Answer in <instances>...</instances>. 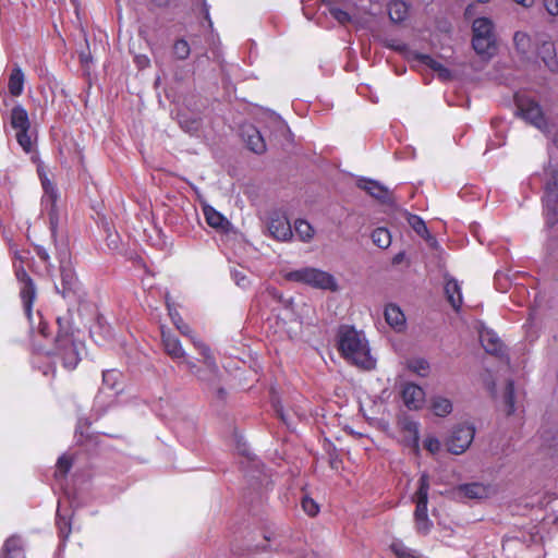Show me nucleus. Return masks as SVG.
Listing matches in <instances>:
<instances>
[{
    "instance_id": "obj_31",
    "label": "nucleus",
    "mask_w": 558,
    "mask_h": 558,
    "mask_svg": "<svg viewBox=\"0 0 558 558\" xmlns=\"http://www.w3.org/2000/svg\"><path fill=\"white\" fill-rule=\"evenodd\" d=\"M432 411L439 417H445L452 412V403L444 397H435L432 400Z\"/></svg>"
},
{
    "instance_id": "obj_22",
    "label": "nucleus",
    "mask_w": 558,
    "mask_h": 558,
    "mask_svg": "<svg viewBox=\"0 0 558 558\" xmlns=\"http://www.w3.org/2000/svg\"><path fill=\"white\" fill-rule=\"evenodd\" d=\"M166 304H167V308H168V313L171 318V322L174 324L177 329L183 336L189 337L192 341L198 340L197 338L194 337L192 328L183 320L180 313L170 303V298L168 294L166 295Z\"/></svg>"
},
{
    "instance_id": "obj_45",
    "label": "nucleus",
    "mask_w": 558,
    "mask_h": 558,
    "mask_svg": "<svg viewBox=\"0 0 558 558\" xmlns=\"http://www.w3.org/2000/svg\"><path fill=\"white\" fill-rule=\"evenodd\" d=\"M71 466V460L66 456H61L57 462V472L61 476H64L70 471Z\"/></svg>"
},
{
    "instance_id": "obj_19",
    "label": "nucleus",
    "mask_w": 558,
    "mask_h": 558,
    "mask_svg": "<svg viewBox=\"0 0 558 558\" xmlns=\"http://www.w3.org/2000/svg\"><path fill=\"white\" fill-rule=\"evenodd\" d=\"M242 137L245 141L247 147L256 153L262 154L266 150L265 141L260 132L253 125H245L242 128Z\"/></svg>"
},
{
    "instance_id": "obj_18",
    "label": "nucleus",
    "mask_w": 558,
    "mask_h": 558,
    "mask_svg": "<svg viewBox=\"0 0 558 558\" xmlns=\"http://www.w3.org/2000/svg\"><path fill=\"white\" fill-rule=\"evenodd\" d=\"M428 492L429 476L427 475V473H422L418 480V489L415 494L416 508L414 511V515L427 514Z\"/></svg>"
},
{
    "instance_id": "obj_20",
    "label": "nucleus",
    "mask_w": 558,
    "mask_h": 558,
    "mask_svg": "<svg viewBox=\"0 0 558 558\" xmlns=\"http://www.w3.org/2000/svg\"><path fill=\"white\" fill-rule=\"evenodd\" d=\"M161 339L166 353L174 361H180L186 356V353L180 340L166 330H161Z\"/></svg>"
},
{
    "instance_id": "obj_46",
    "label": "nucleus",
    "mask_w": 558,
    "mask_h": 558,
    "mask_svg": "<svg viewBox=\"0 0 558 558\" xmlns=\"http://www.w3.org/2000/svg\"><path fill=\"white\" fill-rule=\"evenodd\" d=\"M330 14L333 19H336L341 24H345L350 21V15L345 11H343L339 8L330 9Z\"/></svg>"
},
{
    "instance_id": "obj_7",
    "label": "nucleus",
    "mask_w": 558,
    "mask_h": 558,
    "mask_svg": "<svg viewBox=\"0 0 558 558\" xmlns=\"http://www.w3.org/2000/svg\"><path fill=\"white\" fill-rule=\"evenodd\" d=\"M550 175L545 185V195L543 197L544 213L546 222L554 226L558 221V169L550 166L546 170Z\"/></svg>"
},
{
    "instance_id": "obj_16",
    "label": "nucleus",
    "mask_w": 558,
    "mask_h": 558,
    "mask_svg": "<svg viewBox=\"0 0 558 558\" xmlns=\"http://www.w3.org/2000/svg\"><path fill=\"white\" fill-rule=\"evenodd\" d=\"M357 186L381 203H390L392 201L390 191L375 180L361 179L357 182Z\"/></svg>"
},
{
    "instance_id": "obj_63",
    "label": "nucleus",
    "mask_w": 558,
    "mask_h": 558,
    "mask_svg": "<svg viewBox=\"0 0 558 558\" xmlns=\"http://www.w3.org/2000/svg\"><path fill=\"white\" fill-rule=\"evenodd\" d=\"M50 198H51V199H52V202L54 203V201H56V199H54V198H56V196H54V195H50Z\"/></svg>"
},
{
    "instance_id": "obj_8",
    "label": "nucleus",
    "mask_w": 558,
    "mask_h": 558,
    "mask_svg": "<svg viewBox=\"0 0 558 558\" xmlns=\"http://www.w3.org/2000/svg\"><path fill=\"white\" fill-rule=\"evenodd\" d=\"M517 106L519 114L527 123L546 135L551 133L550 124L545 118L543 109L538 102L530 98H518Z\"/></svg>"
},
{
    "instance_id": "obj_59",
    "label": "nucleus",
    "mask_w": 558,
    "mask_h": 558,
    "mask_svg": "<svg viewBox=\"0 0 558 558\" xmlns=\"http://www.w3.org/2000/svg\"><path fill=\"white\" fill-rule=\"evenodd\" d=\"M11 250L13 251L14 257L22 262L24 258L23 255L17 250L13 248L12 245H11Z\"/></svg>"
},
{
    "instance_id": "obj_12",
    "label": "nucleus",
    "mask_w": 558,
    "mask_h": 558,
    "mask_svg": "<svg viewBox=\"0 0 558 558\" xmlns=\"http://www.w3.org/2000/svg\"><path fill=\"white\" fill-rule=\"evenodd\" d=\"M14 269L16 279L21 284L20 295L23 302L24 311L27 317L31 318L33 303L36 298V287L23 266L14 264Z\"/></svg>"
},
{
    "instance_id": "obj_40",
    "label": "nucleus",
    "mask_w": 558,
    "mask_h": 558,
    "mask_svg": "<svg viewBox=\"0 0 558 558\" xmlns=\"http://www.w3.org/2000/svg\"><path fill=\"white\" fill-rule=\"evenodd\" d=\"M416 531L421 534H427L433 525L427 514L414 515Z\"/></svg>"
},
{
    "instance_id": "obj_15",
    "label": "nucleus",
    "mask_w": 558,
    "mask_h": 558,
    "mask_svg": "<svg viewBox=\"0 0 558 558\" xmlns=\"http://www.w3.org/2000/svg\"><path fill=\"white\" fill-rule=\"evenodd\" d=\"M401 396L403 403L410 410L421 409L425 401L423 388L413 383H405L402 386Z\"/></svg>"
},
{
    "instance_id": "obj_55",
    "label": "nucleus",
    "mask_w": 558,
    "mask_h": 558,
    "mask_svg": "<svg viewBox=\"0 0 558 558\" xmlns=\"http://www.w3.org/2000/svg\"><path fill=\"white\" fill-rule=\"evenodd\" d=\"M54 372H56V368H54V366H52V365H48L47 367H45V368L43 369V374H44L45 376H48L49 374H52V375H53V374H54Z\"/></svg>"
},
{
    "instance_id": "obj_28",
    "label": "nucleus",
    "mask_w": 558,
    "mask_h": 558,
    "mask_svg": "<svg viewBox=\"0 0 558 558\" xmlns=\"http://www.w3.org/2000/svg\"><path fill=\"white\" fill-rule=\"evenodd\" d=\"M203 213L206 222L215 229H225V227L229 223L226 217L210 205H205L203 207Z\"/></svg>"
},
{
    "instance_id": "obj_29",
    "label": "nucleus",
    "mask_w": 558,
    "mask_h": 558,
    "mask_svg": "<svg viewBox=\"0 0 558 558\" xmlns=\"http://www.w3.org/2000/svg\"><path fill=\"white\" fill-rule=\"evenodd\" d=\"M388 14L393 23H401L408 17L409 5L401 0L391 1L388 4Z\"/></svg>"
},
{
    "instance_id": "obj_56",
    "label": "nucleus",
    "mask_w": 558,
    "mask_h": 558,
    "mask_svg": "<svg viewBox=\"0 0 558 558\" xmlns=\"http://www.w3.org/2000/svg\"><path fill=\"white\" fill-rule=\"evenodd\" d=\"M486 387L489 390V392L494 396L496 392V385L494 381H487Z\"/></svg>"
},
{
    "instance_id": "obj_51",
    "label": "nucleus",
    "mask_w": 558,
    "mask_h": 558,
    "mask_svg": "<svg viewBox=\"0 0 558 558\" xmlns=\"http://www.w3.org/2000/svg\"><path fill=\"white\" fill-rule=\"evenodd\" d=\"M35 250L37 256L40 258L41 262H44L45 264L50 263V256L45 247L38 245L35 247Z\"/></svg>"
},
{
    "instance_id": "obj_17",
    "label": "nucleus",
    "mask_w": 558,
    "mask_h": 558,
    "mask_svg": "<svg viewBox=\"0 0 558 558\" xmlns=\"http://www.w3.org/2000/svg\"><path fill=\"white\" fill-rule=\"evenodd\" d=\"M480 341L484 350L493 355L502 356L505 347L497 333L490 329L480 331Z\"/></svg>"
},
{
    "instance_id": "obj_54",
    "label": "nucleus",
    "mask_w": 558,
    "mask_h": 558,
    "mask_svg": "<svg viewBox=\"0 0 558 558\" xmlns=\"http://www.w3.org/2000/svg\"><path fill=\"white\" fill-rule=\"evenodd\" d=\"M517 3L525 7V8H530L532 7V4L534 3V0H514Z\"/></svg>"
},
{
    "instance_id": "obj_50",
    "label": "nucleus",
    "mask_w": 558,
    "mask_h": 558,
    "mask_svg": "<svg viewBox=\"0 0 558 558\" xmlns=\"http://www.w3.org/2000/svg\"><path fill=\"white\" fill-rule=\"evenodd\" d=\"M232 276H233V279L235 280L238 286H240L242 288H245L247 286L248 280H247L246 276L243 272H241V271H233Z\"/></svg>"
},
{
    "instance_id": "obj_48",
    "label": "nucleus",
    "mask_w": 558,
    "mask_h": 558,
    "mask_svg": "<svg viewBox=\"0 0 558 558\" xmlns=\"http://www.w3.org/2000/svg\"><path fill=\"white\" fill-rule=\"evenodd\" d=\"M543 3L550 15H558V0H543Z\"/></svg>"
},
{
    "instance_id": "obj_43",
    "label": "nucleus",
    "mask_w": 558,
    "mask_h": 558,
    "mask_svg": "<svg viewBox=\"0 0 558 558\" xmlns=\"http://www.w3.org/2000/svg\"><path fill=\"white\" fill-rule=\"evenodd\" d=\"M424 447L432 454H436L437 452H439V450L441 448V442H440V440L437 437L428 436L424 440Z\"/></svg>"
},
{
    "instance_id": "obj_1",
    "label": "nucleus",
    "mask_w": 558,
    "mask_h": 558,
    "mask_svg": "<svg viewBox=\"0 0 558 558\" xmlns=\"http://www.w3.org/2000/svg\"><path fill=\"white\" fill-rule=\"evenodd\" d=\"M338 338L339 350L347 360L366 369L375 367V360L371 355L368 342L362 332L352 327L342 326Z\"/></svg>"
},
{
    "instance_id": "obj_38",
    "label": "nucleus",
    "mask_w": 558,
    "mask_h": 558,
    "mask_svg": "<svg viewBox=\"0 0 558 558\" xmlns=\"http://www.w3.org/2000/svg\"><path fill=\"white\" fill-rule=\"evenodd\" d=\"M172 51H173V56L178 60H185L189 58V56L191 53V48H190L189 43L185 39H178L173 44Z\"/></svg>"
},
{
    "instance_id": "obj_52",
    "label": "nucleus",
    "mask_w": 558,
    "mask_h": 558,
    "mask_svg": "<svg viewBox=\"0 0 558 558\" xmlns=\"http://www.w3.org/2000/svg\"><path fill=\"white\" fill-rule=\"evenodd\" d=\"M276 412L278 413V415L280 416V418L282 420V422H283L287 426H291V424H292V418H291V416H290L288 413H286V412L283 411V409H282V408H277V409H276Z\"/></svg>"
},
{
    "instance_id": "obj_24",
    "label": "nucleus",
    "mask_w": 558,
    "mask_h": 558,
    "mask_svg": "<svg viewBox=\"0 0 558 558\" xmlns=\"http://www.w3.org/2000/svg\"><path fill=\"white\" fill-rule=\"evenodd\" d=\"M25 75L20 65L15 64L11 71L8 82L9 93L13 97H19L24 90Z\"/></svg>"
},
{
    "instance_id": "obj_23",
    "label": "nucleus",
    "mask_w": 558,
    "mask_h": 558,
    "mask_svg": "<svg viewBox=\"0 0 558 558\" xmlns=\"http://www.w3.org/2000/svg\"><path fill=\"white\" fill-rule=\"evenodd\" d=\"M537 53L544 61L545 65L549 69V71H558L556 49L551 41H543L542 45L538 47Z\"/></svg>"
},
{
    "instance_id": "obj_47",
    "label": "nucleus",
    "mask_w": 558,
    "mask_h": 558,
    "mask_svg": "<svg viewBox=\"0 0 558 558\" xmlns=\"http://www.w3.org/2000/svg\"><path fill=\"white\" fill-rule=\"evenodd\" d=\"M275 324H276V329H275V333H279V337H281L282 335H287L289 338H291V333L289 330L286 329V322L281 320L279 318V316H276L275 317Z\"/></svg>"
},
{
    "instance_id": "obj_11",
    "label": "nucleus",
    "mask_w": 558,
    "mask_h": 558,
    "mask_svg": "<svg viewBox=\"0 0 558 558\" xmlns=\"http://www.w3.org/2000/svg\"><path fill=\"white\" fill-rule=\"evenodd\" d=\"M475 436V427L463 423L454 426L446 441L448 451L453 454L463 453L472 444Z\"/></svg>"
},
{
    "instance_id": "obj_2",
    "label": "nucleus",
    "mask_w": 558,
    "mask_h": 558,
    "mask_svg": "<svg viewBox=\"0 0 558 558\" xmlns=\"http://www.w3.org/2000/svg\"><path fill=\"white\" fill-rule=\"evenodd\" d=\"M59 330L54 340L56 353L68 369H74L81 361V351L84 348L80 339V331L72 328L65 318H58Z\"/></svg>"
},
{
    "instance_id": "obj_30",
    "label": "nucleus",
    "mask_w": 558,
    "mask_h": 558,
    "mask_svg": "<svg viewBox=\"0 0 558 558\" xmlns=\"http://www.w3.org/2000/svg\"><path fill=\"white\" fill-rule=\"evenodd\" d=\"M420 60L423 64L432 69L434 72L437 73L439 78L447 81L451 77V72L449 69H447L444 64L433 59L430 56L427 54H421Z\"/></svg>"
},
{
    "instance_id": "obj_25",
    "label": "nucleus",
    "mask_w": 558,
    "mask_h": 558,
    "mask_svg": "<svg viewBox=\"0 0 558 558\" xmlns=\"http://www.w3.org/2000/svg\"><path fill=\"white\" fill-rule=\"evenodd\" d=\"M0 558H25L23 543L20 537H9L2 548Z\"/></svg>"
},
{
    "instance_id": "obj_53",
    "label": "nucleus",
    "mask_w": 558,
    "mask_h": 558,
    "mask_svg": "<svg viewBox=\"0 0 558 558\" xmlns=\"http://www.w3.org/2000/svg\"><path fill=\"white\" fill-rule=\"evenodd\" d=\"M403 258H404V253L400 252V253L396 254L395 257L392 258V264L398 265L403 260Z\"/></svg>"
},
{
    "instance_id": "obj_33",
    "label": "nucleus",
    "mask_w": 558,
    "mask_h": 558,
    "mask_svg": "<svg viewBox=\"0 0 558 558\" xmlns=\"http://www.w3.org/2000/svg\"><path fill=\"white\" fill-rule=\"evenodd\" d=\"M372 241L379 248H387L391 244V234L386 228H377L372 232Z\"/></svg>"
},
{
    "instance_id": "obj_10",
    "label": "nucleus",
    "mask_w": 558,
    "mask_h": 558,
    "mask_svg": "<svg viewBox=\"0 0 558 558\" xmlns=\"http://www.w3.org/2000/svg\"><path fill=\"white\" fill-rule=\"evenodd\" d=\"M58 258L60 263L61 289L56 284V290L65 298L71 293L76 292L78 279L72 265L70 253L66 248H62L59 252Z\"/></svg>"
},
{
    "instance_id": "obj_6",
    "label": "nucleus",
    "mask_w": 558,
    "mask_h": 558,
    "mask_svg": "<svg viewBox=\"0 0 558 558\" xmlns=\"http://www.w3.org/2000/svg\"><path fill=\"white\" fill-rule=\"evenodd\" d=\"M193 344L196 347V349L199 351V353L204 356V363L206 365V369H199L196 364L187 360L186 356L184 359H181L182 363L186 365L189 371L196 375L197 378L202 381L208 383L210 385H214L219 376V369L215 362V359L210 354V349L208 345H206L201 340H193Z\"/></svg>"
},
{
    "instance_id": "obj_26",
    "label": "nucleus",
    "mask_w": 558,
    "mask_h": 558,
    "mask_svg": "<svg viewBox=\"0 0 558 558\" xmlns=\"http://www.w3.org/2000/svg\"><path fill=\"white\" fill-rule=\"evenodd\" d=\"M385 318L389 326L401 330L405 325V316L399 306L389 304L385 308Z\"/></svg>"
},
{
    "instance_id": "obj_49",
    "label": "nucleus",
    "mask_w": 558,
    "mask_h": 558,
    "mask_svg": "<svg viewBox=\"0 0 558 558\" xmlns=\"http://www.w3.org/2000/svg\"><path fill=\"white\" fill-rule=\"evenodd\" d=\"M180 124L181 126L186 131V132H194V131H197L198 126H199V123L197 120H192V121H187V120H184V119H180Z\"/></svg>"
},
{
    "instance_id": "obj_58",
    "label": "nucleus",
    "mask_w": 558,
    "mask_h": 558,
    "mask_svg": "<svg viewBox=\"0 0 558 558\" xmlns=\"http://www.w3.org/2000/svg\"><path fill=\"white\" fill-rule=\"evenodd\" d=\"M50 225H51V233L54 236L56 235L57 225H56V221H54V219H53L51 214H50Z\"/></svg>"
},
{
    "instance_id": "obj_27",
    "label": "nucleus",
    "mask_w": 558,
    "mask_h": 558,
    "mask_svg": "<svg viewBox=\"0 0 558 558\" xmlns=\"http://www.w3.org/2000/svg\"><path fill=\"white\" fill-rule=\"evenodd\" d=\"M445 293L452 307L454 310H459L462 304V293L459 282L454 279L447 280L445 284Z\"/></svg>"
},
{
    "instance_id": "obj_4",
    "label": "nucleus",
    "mask_w": 558,
    "mask_h": 558,
    "mask_svg": "<svg viewBox=\"0 0 558 558\" xmlns=\"http://www.w3.org/2000/svg\"><path fill=\"white\" fill-rule=\"evenodd\" d=\"M472 46L475 52L485 60L490 59L496 50L495 26L490 19L478 17L472 24Z\"/></svg>"
},
{
    "instance_id": "obj_39",
    "label": "nucleus",
    "mask_w": 558,
    "mask_h": 558,
    "mask_svg": "<svg viewBox=\"0 0 558 558\" xmlns=\"http://www.w3.org/2000/svg\"><path fill=\"white\" fill-rule=\"evenodd\" d=\"M392 550L399 558H422L416 551L405 547L401 543L392 544Z\"/></svg>"
},
{
    "instance_id": "obj_57",
    "label": "nucleus",
    "mask_w": 558,
    "mask_h": 558,
    "mask_svg": "<svg viewBox=\"0 0 558 558\" xmlns=\"http://www.w3.org/2000/svg\"><path fill=\"white\" fill-rule=\"evenodd\" d=\"M40 333L44 336V337H48V326L46 323H40Z\"/></svg>"
},
{
    "instance_id": "obj_13",
    "label": "nucleus",
    "mask_w": 558,
    "mask_h": 558,
    "mask_svg": "<svg viewBox=\"0 0 558 558\" xmlns=\"http://www.w3.org/2000/svg\"><path fill=\"white\" fill-rule=\"evenodd\" d=\"M490 493L489 486L477 482L461 484L452 492L456 499H485L489 497Z\"/></svg>"
},
{
    "instance_id": "obj_3",
    "label": "nucleus",
    "mask_w": 558,
    "mask_h": 558,
    "mask_svg": "<svg viewBox=\"0 0 558 558\" xmlns=\"http://www.w3.org/2000/svg\"><path fill=\"white\" fill-rule=\"evenodd\" d=\"M284 279L302 283L313 289L337 292L339 284L335 276L326 270L315 267H302L284 274Z\"/></svg>"
},
{
    "instance_id": "obj_62",
    "label": "nucleus",
    "mask_w": 558,
    "mask_h": 558,
    "mask_svg": "<svg viewBox=\"0 0 558 558\" xmlns=\"http://www.w3.org/2000/svg\"><path fill=\"white\" fill-rule=\"evenodd\" d=\"M44 187H45L46 192L49 191V187H48V185L46 183H44Z\"/></svg>"
},
{
    "instance_id": "obj_36",
    "label": "nucleus",
    "mask_w": 558,
    "mask_h": 558,
    "mask_svg": "<svg viewBox=\"0 0 558 558\" xmlns=\"http://www.w3.org/2000/svg\"><path fill=\"white\" fill-rule=\"evenodd\" d=\"M294 230L296 235L303 241H310L314 235V229L306 220L299 219L294 223Z\"/></svg>"
},
{
    "instance_id": "obj_61",
    "label": "nucleus",
    "mask_w": 558,
    "mask_h": 558,
    "mask_svg": "<svg viewBox=\"0 0 558 558\" xmlns=\"http://www.w3.org/2000/svg\"><path fill=\"white\" fill-rule=\"evenodd\" d=\"M390 47L395 48L396 50H402L403 49V46H395V45H390Z\"/></svg>"
},
{
    "instance_id": "obj_35",
    "label": "nucleus",
    "mask_w": 558,
    "mask_h": 558,
    "mask_svg": "<svg viewBox=\"0 0 558 558\" xmlns=\"http://www.w3.org/2000/svg\"><path fill=\"white\" fill-rule=\"evenodd\" d=\"M513 43L515 49L521 54L525 56L530 52L532 43L530 36L526 33L517 32L513 36Z\"/></svg>"
},
{
    "instance_id": "obj_41",
    "label": "nucleus",
    "mask_w": 558,
    "mask_h": 558,
    "mask_svg": "<svg viewBox=\"0 0 558 558\" xmlns=\"http://www.w3.org/2000/svg\"><path fill=\"white\" fill-rule=\"evenodd\" d=\"M57 526H58L60 536L63 539L68 538L71 533V523L69 520H66L65 518H63L60 514L59 510L57 511Z\"/></svg>"
},
{
    "instance_id": "obj_37",
    "label": "nucleus",
    "mask_w": 558,
    "mask_h": 558,
    "mask_svg": "<svg viewBox=\"0 0 558 558\" xmlns=\"http://www.w3.org/2000/svg\"><path fill=\"white\" fill-rule=\"evenodd\" d=\"M504 402L506 407L507 415H511L515 412L514 405V384L512 380L507 383L505 393H504Z\"/></svg>"
},
{
    "instance_id": "obj_44",
    "label": "nucleus",
    "mask_w": 558,
    "mask_h": 558,
    "mask_svg": "<svg viewBox=\"0 0 558 558\" xmlns=\"http://www.w3.org/2000/svg\"><path fill=\"white\" fill-rule=\"evenodd\" d=\"M302 508L311 517L316 515L319 511L318 505L310 497L302 499Z\"/></svg>"
},
{
    "instance_id": "obj_60",
    "label": "nucleus",
    "mask_w": 558,
    "mask_h": 558,
    "mask_svg": "<svg viewBox=\"0 0 558 558\" xmlns=\"http://www.w3.org/2000/svg\"><path fill=\"white\" fill-rule=\"evenodd\" d=\"M158 5H165L168 3V0H158Z\"/></svg>"
},
{
    "instance_id": "obj_14",
    "label": "nucleus",
    "mask_w": 558,
    "mask_h": 558,
    "mask_svg": "<svg viewBox=\"0 0 558 558\" xmlns=\"http://www.w3.org/2000/svg\"><path fill=\"white\" fill-rule=\"evenodd\" d=\"M401 432L404 434V441L416 453L420 451V423L410 416H403L398 421Z\"/></svg>"
},
{
    "instance_id": "obj_21",
    "label": "nucleus",
    "mask_w": 558,
    "mask_h": 558,
    "mask_svg": "<svg viewBox=\"0 0 558 558\" xmlns=\"http://www.w3.org/2000/svg\"><path fill=\"white\" fill-rule=\"evenodd\" d=\"M268 230L275 239L280 241H287L293 235L291 225L284 217L272 218Z\"/></svg>"
},
{
    "instance_id": "obj_34",
    "label": "nucleus",
    "mask_w": 558,
    "mask_h": 558,
    "mask_svg": "<svg viewBox=\"0 0 558 558\" xmlns=\"http://www.w3.org/2000/svg\"><path fill=\"white\" fill-rule=\"evenodd\" d=\"M408 368L421 377H426L429 373V363L425 359H412L407 362Z\"/></svg>"
},
{
    "instance_id": "obj_42",
    "label": "nucleus",
    "mask_w": 558,
    "mask_h": 558,
    "mask_svg": "<svg viewBox=\"0 0 558 558\" xmlns=\"http://www.w3.org/2000/svg\"><path fill=\"white\" fill-rule=\"evenodd\" d=\"M265 292L269 298L281 303L283 305V307H286V308L290 307L292 304L291 299H289V300L283 299L281 292L274 287H268Z\"/></svg>"
},
{
    "instance_id": "obj_32",
    "label": "nucleus",
    "mask_w": 558,
    "mask_h": 558,
    "mask_svg": "<svg viewBox=\"0 0 558 558\" xmlns=\"http://www.w3.org/2000/svg\"><path fill=\"white\" fill-rule=\"evenodd\" d=\"M408 222L420 236L426 241H435V239L430 235L425 221L421 217L416 215H410L408 217Z\"/></svg>"
},
{
    "instance_id": "obj_9",
    "label": "nucleus",
    "mask_w": 558,
    "mask_h": 558,
    "mask_svg": "<svg viewBox=\"0 0 558 558\" xmlns=\"http://www.w3.org/2000/svg\"><path fill=\"white\" fill-rule=\"evenodd\" d=\"M10 124L16 131V141L24 151L33 149V142L29 135L31 121L26 109L17 104L10 113Z\"/></svg>"
},
{
    "instance_id": "obj_5",
    "label": "nucleus",
    "mask_w": 558,
    "mask_h": 558,
    "mask_svg": "<svg viewBox=\"0 0 558 558\" xmlns=\"http://www.w3.org/2000/svg\"><path fill=\"white\" fill-rule=\"evenodd\" d=\"M122 374L117 369H107L102 372V386L95 398V407L105 412L116 401L122 390Z\"/></svg>"
}]
</instances>
